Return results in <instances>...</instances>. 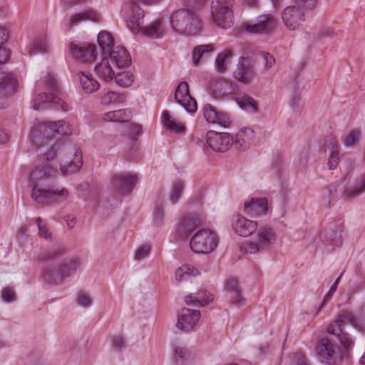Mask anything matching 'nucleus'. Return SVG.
Segmentation results:
<instances>
[{"instance_id":"obj_42","label":"nucleus","mask_w":365,"mask_h":365,"mask_svg":"<svg viewBox=\"0 0 365 365\" xmlns=\"http://www.w3.org/2000/svg\"><path fill=\"white\" fill-rule=\"evenodd\" d=\"M346 192L349 197H356L365 192V175L360 176Z\"/></svg>"},{"instance_id":"obj_61","label":"nucleus","mask_w":365,"mask_h":365,"mask_svg":"<svg viewBox=\"0 0 365 365\" xmlns=\"http://www.w3.org/2000/svg\"><path fill=\"white\" fill-rule=\"evenodd\" d=\"M336 33L334 32V29H332L330 27H324L322 28L318 33L319 38H325V37H333Z\"/></svg>"},{"instance_id":"obj_52","label":"nucleus","mask_w":365,"mask_h":365,"mask_svg":"<svg viewBox=\"0 0 365 365\" xmlns=\"http://www.w3.org/2000/svg\"><path fill=\"white\" fill-rule=\"evenodd\" d=\"M291 363L292 365H308V360L302 351H298L292 354Z\"/></svg>"},{"instance_id":"obj_59","label":"nucleus","mask_w":365,"mask_h":365,"mask_svg":"<svg viewBox=\"0 0 365 365\" xmlns=\"http://www.w3.org/2000/svg\"><path fill=\"white\" fill-rule=\"evenodd\" d=\"M175 354L181 359H187L190 356V353L185 347H176L175 349Z\"/></svg>"},{"instance_id":"obj_49","label":"nucleus","mask_w":365,"mask_h":365,"mask_svg":"<svg viewBox=\"0 0 365 365\" xmlns=\"http://www.w3.org/2000/svg\"><path fill=\"white\" fill-rule=\"evenodd\" d=\"M65 252L66 248L63 246H57L45 252L41 259L43 261L53 260L62 256Z\"/></svg>"},{"instance_id":"obj_57","label":"nucleus","mask_w":365,"mask_h":365,"mask_svg":"<svg viewBox=\"0 0 365 365\" xmlns=\"http://www.w3.org/2000/svg\"><path fill=\"white\" fill-rule=\"evenodd\" d=\"M1 297L6 302H13L15 300L14 291L9 287H6L1 291Z\"/></svg>"},{"instance_id":"obj_29","label":"nucleus","mask_w":365,"mask_h":365,"mask_svg":"<svg viewBox=\"0 0 365 365\" xmlns=\"http://www.w3.org/2000/svg\"><path fill=\"white\" fill-rule=\"evenodd\" d=\"M254 138L255 133L252 129L243 128L237 133L234 143L237 148L245 150L249 148Z\"/></svg>"},{"instance_id":"obj_11","label":"nucleus","mask_w":365,"mask_h":365,"mask_svg":"<svg viewBox=\"0 0 365 365\" xmlns=\"http://www.w3.org/2000/svg\"><path fill=\"white\" fill-rule=\"evenodd\" d=\"M281 16L284 26L291 31L299 29L305 21L304 10L297 5L285 7Z\"/></svg>"},{"instance_id":"obj_28","label":"nucleus","mask_w":365,"mask_h":365,"mask_svg":"<svg viewBox=\"0 0 365 365\" xmlns=\"http://www.w3.org/2000/svg\"><path fill=\"white\" fill-rule=\"evenodd\" d=\"M256 240L264 250L275 242L276 234L271 227H262L257 230Z\"/></svg>"},{"instance_id":"obj_22","label":"nucleus","mask_w":365,"mask_h":365,"mask_svg":"<svg viewBox=\"0 0 365 365\" xmlns=\"http://www.w3.org/2000/svg\"><path fill=\"white\" fill-rule=\"evenodd\" d=\"M66 274L60 265L57 267L46 265L42 273L43 280L50 284H61L67 277Z\"/></svg>"},{"instance_id":"obj_30","label":"nucleus","mask_w":365,"mask_h":365,"mask_svg":"<svg viewBox=\"0 0 365 365\" xmlns=\"http://www.w3.org/2000/svg\"><path fill=\"white\" fill-rule=\"evenodd\" d=\"M143 34L153 38H161L165 34L163 21L158 19L143 29Z\"/></svg>"},{"instance_id":"obj_34","label":"nucleus","mask_w":365,"mask_h":365,"mask_svg":"<svg viewBox=\"0 0 365 365\" xmlns=\"http://www.w3.org/2000/svg\"><path fill=\"white\" fill-rule=\"evenodd\" d=\"M86 20L98 21L99 20V15L96 11L92 10L76 14L70 18L68 21V26L71 28L73 26L77 25L81 21Z\"/></svg>"},{"instance_id":"obj_64","label":"nucleus","mask_w":365,"mask_h":365,"mask_svg":"<svg viewBox=\"0 0 365 365\" xmlns=\"http://www.w3.org/2000/svg\"><path fill=\"white\" fill-rule=\"evenodd\" d=\"M10 138V134L4 129H0V144L6 143Z\"/></svg>"},{"instance_id":"obj_10","label":"nucleus","mask_w":365,"mask_h":365,"mask_svg":"<svg viewBox=\"0 0 365 365\" xmlns=\"http://www.w3.org/2000/svg\"><path fill=\"white\" fill-rule=\"evenodd\" d=\"M277 19L272 14H262L245 24V30L253 34H270L275 29Z\"/></svg>"},{"instance_id":"obj_54","label":"nucleus","mask_w":365,"mask_h":365,"mask_svg":"<svg viewBox=\"0 0 365 365\" xmlns=\"http://www.w3.org/2000/svg\"><path fill=\"white\" fill-rule=\"evenodd\" d=\"M339 161V150H331L329 159L328 165L330 170L335 169Z\"/></svg>"},{"instance_id":"obj_45","label":"nucleus","mask_w":365,"mask_h":365,"mask_svg":"<svg viewBox=\"0 0 365 365\" xmlns=\"http://www.w3.org/2000/svg\"><path fill=\"white\" fill-rule=\"evenodd\" d=\"M48 51V44L46 38H36L30 46L29 54L46 53Z\"/></svg>"},{"instance_id":"obj_17","label":"nucleus","mask_w":365,"mask_h":365,"mask_svg":"<svg viewBox=\"0 0 365 365\" xmlns=\"http://www.w3.org/2000/svg\"><path fill=\"white\" fill-rule=\"evenodd\" d=\"M234 232L241 237H248L253 234L258 227L256 221L248 220L240 214L234 215L231 220Z\"/></svg>"},{"instance_id":"obj_44","label":"nucleus","mask_w":365,"mask_h":365,"mask_svg":"<svg viewBox=\"0 0 365 365\" xmlns=\"http://www.w3.org/2000/svg\"><path fill=\"white\" fill-rule=\"evenodd\" d=\"M113 79L119 86L128 87L134 81V76L129 72H118L117 71Z\"/></svg>"},{"instance_id":"obj_38","label":"nucleus","mask_w":365,"mask_h":365,"mask_svg":"<svg viewBox=\"0 0 365 365\" xmlns=\"http://www.w3.org/2000/svg\"><path fill=\"white\" fill-rule=\"evenodd\" d=\"M236 101L242 109L247 111L257 112V105L255 101L250 96L243 94L236 98Z\"/></svg>"},{"instance_id":"obj_53","label":"nucleus","mask_w":365,"mask_h":365,"mask_svg":"<svg viewBox=\"0 0 365 365\" xmlns=\"http://www.w3.org/2000/svg\"><path fill=\"white\" fill-rule=\"evenodd\" d=\"M93 300L92 298L85 294L83 292H80L78 293L76 297V303L78 306L83 307H89L92 304Z\"/></svg>"},{"instance_id":"obj_23","label":"nucleus","mask_w":365,"mask_h":365,"mask_svg":"<svg viewBox=\"0 0 365 365\" xmlns=\"http://www.w3.org/2000/svg\"><path fill=\"white\" fill-rule=\"evenodd\" d=\"M349 189V187L344 189L341 183H332L322 191L324 201L330 206L332 202L342 197L344 195L349 197L346 192Z\"/></svg>"},{"instance_id":"obj_18","label":"nucleus","mask_w":365,"mask_h":365,"mask_svg":"<svg viewBox=\"0 0 365 365\" xmlns=\"http://www.w3.org/2000/svg\"><path fill=\"white\" fill-rule=\"evenodd\" d=\"M175 99L187 112L193 113L196 111L197 102L190 95L189 86L186 82H181L178 85L175 92Z\"/></svg>"},{"instance_id":"obj_36","label":"nucleus","mask_w":365,"mask_h":365,"mask_svg":"<svg viewBox=\"0 0 365 365\" xmlns=\"http://www.w3.org/2000/svg\"><path fill=\"white\" fill-rule=\"evenodd\" d=\"M126 96L123 93L108 91L103 94L101 98V103L103 106L121 103L125 101Z\"/></svg>"},{"instance_id":"obj_60","label":"nucleus","mask_w":365,"mask_h":365,"mask_svg":"<svg viewBox=\"0 0 365 365\" xmlns=\"http://www.w3.org/2000/svg\"><path fill=\"white\" fill-rule=\"evenodd\" d=\"M88 0H61L63 7L70 9L72 6L84 4Z\"/></svg>"},{"instance_id":"obj_5","label":"nucleus","mask_w":365,"mask_h":365,"mask_svg":"<svg viewBox=\"0 0 365 365\" xmlns=\"http://www.w3.org/2000/svg\"><path fill=\"white\" fill-rule=\"evenodd\" d=\"M172 30L180 35L196 36L202 31L201 21L197 14L188 9H180L173 11L169 19Z\"/></svg>"},{"instance_id":"obj_20","label":"nucleus","mask_w":365,"mask_h":365,"mask_svg":"<svg viewBox=\"0 0 365 365\" xmlns=\"http://www.w3.org/2000/svg\"><path fill=\"white\" fill-rule=\"evenodd\" d=\"M200 225V220L196 215H187L178 223L177 233L181 237L187 238Z\"/></svg>"},{"instance_id":"obj_24","label":"nucleus","mask_w":365,"mask_h":365,"mask_svg":"<svg viewBox=\"0 0 365 365\" xmlns=\"http://www.w3.org/2000/svg\"><path fill=\"white\" fill-rule=\"evenodd\" d=\"M267 200L266 198L252 199L244 204V212L250 217H258L266 213Z\"/></svg>"},{"instance_id":"obj_3","label":"nucleus","mask_w":365,"mask_h":365,"mask_svg":"<svg viewBox=\"0 0 365 365\" xmlns=\"http://www.w3.org/2000/svg\"><path fill=\"white\" fill-rule=\"evenodd\" d=\"M336 336L343 349H340L326 336L322 338L317 344V354L322 363L336 365L349 362L350 350L354 345V341L348 333L339 334Z\"/></svg>"},{"instance_id":"obj_62","label":"nucleus","mask_w":365,"mask_h":365,"mask_svg":"<svg viewBox=\"0 0 365 365\" xmlns=\"http://www.w3.org/2000/svg\"><path fill=\"white\" fill-rule=\"evenodd\" d=\"M289 105L293 109H298L300 107V97L297 94L294 95L290 99Z\"/></svg>"},{"instance_id":"obj_16","label":"nucleus","mask_w":365,"mask_h":365,"mask_svg":"<svg viewBox=\"0 0 365 365\" xmlns=\"http://www.w3.org/2000/svg\"><path fill=\"white\" fill-rule=\"evenodd\" d=\"M233 75L237 81L249 83L255 76V63L252 59L250 57H241Z\"/></svg>"},{"instance_id":"obj_31","label":"nucleus","mask_w":365,"mask_h":365,"mask_svg":"<svg viewBox=\"0 0 365 365\" xmlns=\"http://www.w3.org/2000/svg\"><path fill=\"white\" fill-rule=\"evenodd\" d=\"M130 118V112L125 109L107 112L103 117L104 121L116 123H127Z\"/></svg>"},{"instance_id":"obj_25","label":"nucleus","mask_w":365,"mask_h":365,"mask_svg":"<svg viewBox=\"0 0 365 365\" xmlns=\"http://www.w3.org/2000/svg\"><path fill=\"white\" fill-rule=\"evenodd\" d=\"M17 88V81L13 74H7L0 78V104L1 101L12 96Z\"/></svg>"},{"instance_id":"obj_47","label":"nucleus","mask_w":365,"mask_h":365,"mask_svg":"<svg viewBox=\"0 0 365 365\" xmlns=\"http://www.w3.org/2000/svg\"><path fill=\"white\" fill-rule=\"evenodd\" d=\"M80 259L77 257L64 261L60 264L62 269L66 272V277H69L72 273L75 272L77 268L80 266Z\"/></svg>"},{"instance_id":"obj_12","label":"nucleus","mask_w":365,"mask_h":365,"mask_svg":"<svg viewBox=\"0 0 365 365\" xmlns=\"http://www.w3.org/2000/svg\"><path fill=\"white\" fill-rule=\"evenodd\" d=\"M207 143L214 151L224 153L234 144V139L227 133L210 130L207 133Z\"/></svg>"},{"instance_id":"obj_26","label":"nucleus","mask_w":365,"mask_h":365,"mask_svg":"<svg viewBox=\"0 0 365 365\" xmlns=\"http://www.w3.org/2000/svg\"><path fill=\"white\" fill-rule=\"evenodd\" d=\"M225 290L229 294L232 304L241 306L244 304L245 299L241 294V289L236 279H229L225 282Z\"/></svg>"},{"instance_id":"obj_48","label":"nucleus","mask_w":365,"mask_h":365,"mask_svg":"<svg viewBox=\"0 0 365 365\" xmlns=\"http://www.w3.org/2000/svg\"><path fill=\"white\" fill-rule=\"evenodd\" d=\"M36 224L38 229V236L46 240H51L52 239V233L49 230L46 222L38 217L36 219Z\"/></svg>"},{"instance_id":"obj_43","label":"nucleus","mask_w":365,"mask_h":365,"mask_svg":"<svg viewBox=\"0 0 365 365\" xmlns=\"http://www.w3.org/2000/svg\"><path fill=\"white\" fill-rule=\"evenodd\" d=\"M6 39L7 32L6 29L0 27V64L6 63L10 58V51L3 47Z\"/></svg>"},{"instance_id":"obj_39","label":"nucleus","mask_w":365,"mask_h":365,"mask_svg":"<svg viewBox=\"0 0 365 365\" xmlns=\"http://www.w3.org/2000/svg\"><path fill=\"white\" fill-rule=\"evenodd\" d=\"M97 41L98 46L103 52H110V48L113 45V38L111 35L105 31H101L98 36Z\"/></svg>"},{"instance_id":"obj_56","label":"nucleus","mask_w":365,"mask_h":365,"mask_svg":"<svg viewBox=\"0 0 365 365\" xmlns=\"http://www.w3.org/2000/svg\"><path fill=\"white\" fill-rule=\"evenodd\" d=\"M259 56L263 59L264 62V68L266 71L269 70L275 63V59L272 55L269 53L262 52L259 53Z\"/></svg>"},{"instance_id":"obj_58","label":"nucleus","mask_w":365,"mask_h":365,"mask_svg":"<svg viewBox=\"0 0 365 365\" xmlns=\"http://www.w3.org/2000/svg\"><path fill=\"white\" fill-rule=\"evenodd\" d=\"M180 267L186 268V270H185V276L186 277L187 279L191 277L197 276L200 274L198 269L192 265L183 264Z\"/></svg>"},{"instance_id":"obj_35","label":"nucleus","mask_w":365,"mask_h":365,"mask_svg":"<svg viewBox=\"0 0 365 365\" xmlns=\"http://www.w3.org/2000/svg\"><path fill=\"white\" fill-rule=\"evenodd\" d=\"M162 123L165 128L177 133H183L185 130V127L174 119L167 111L163 113Z\"/></svg>"},{"instance_id":"obj_9","label":"nucleus","mask_w":365,"mask_h":365,"mask_svg":"<svg viewBox=\"0 0 365 365\" xmlns=\"http://www.w3.org/2000/svg\"><path fill=\"white\" fill-rule=\"evenodd\" d=\"M233 0H213L211 12L215 23L222 29L230 28L233 24Z\"/></svg>"},{"instance_id":"obj_4","label":"nucleus","mask_w":365,"mask_h":365,"mask_svg":"<svg viewBox=\"0 0 365 365\" xmlns=\"http://www.w3.org/2000/svg\"><path fill=\"white\" fill-rule=\"evenodd\" d=\"M131 61L128 52L123 46L114 48L108 56L103 57L95 66L96 76L102 81L109 82L114 78L118 70L128 66Z\"/></svg>"},{"instance_id":"obj_2","label":"nucleus","mask_w":365,"mask_h":365,"mask_svg":"<svg viewBox=\"0 0 365 365\" xmlns=\"http://www.w3.org/2000/svg\"><path fill=\"white\" fill-rule=\"evenodd\" d=\"M41 159L49 161L59 152L61 157L60 170L63 175L77 173L83 165L81 151L68 145H56L52 140L43 142L36 148Z\"/></svg>"},{"instance_id":"obj_27","label":"nucleus","mask_w":365,"mask_h":365,"mask_svg":"<svg viewBox=\"0 0 365 365\" xmlns=\"http://www.w3.org/2000/svg\"><path fill=\"white\" fill-rule=\"evenodd\" d=\"M214 299V296L206 290H200L195 294L185 297V302L187 305L206 306Z\"/></svg>"},{"instance_id":"obj_21","label":"nucleus","mask_w":365,"mask_h":365,"mask_svg":"<svg viewBox=\"0 0 365 365\" xmlns=\"http://www.w3.org/2000/svg\"><path fill=\"white\" fill-rule=\"evenodd\" d=\"M203 115L209 123L217 124L223 128H228L231 125V120L227 114L219 113L210 104L204 106Z\"/></svg>"},{"instance_id":"obj_15","label":"nucleus","mask_w":365,"mask_h":365,"mask_svg":"<svg viewBox=\"0 0 365 365\" xmlns=\"http://www.w3.org/2000/svg\"><path fill=\"white\" fill-rule=\"evenodd\" d=\"M200 317V311L184 307L178 314L176 327L182 331L189 332L195 329Z\"/></svg>"},{"instance_id":"obj_33","label":"nucleus","mask_w":365,"mask_h":365,"mask_svg":"<svg viewBox=\"0 0 365 365\" xmlns=\"http://www.w3.org/2000/svg\"><path fill=\"white\" fill-rule=\"evenodd\" d=\"M80 82L83 90L86 93H91L100 88V83L95 80L90 73L81 72Z\"/></svg>"},{"instance_id":"obj_19","label":"nucleus","mask_w":365,"mask_h":365,"mask_svg":"<svg viewBox=\"0 0 365 365\" xmlns=\"http://www.w3.org/2000/svg\"><path fill=\"white\" fill-rule=\"evenodd\" d=\"M345 324H349L354 328L359 327V323L354 315L349 311H341L334 324L328 326L327 331L330 334L339 335L346 333L344 331Z\"/></svg>"},{"instance_id":"obj_13","label":"nucleus","mask_w":365,"mask_h":365,"mask_svg":"<svg viewBox=\"0 0 365 365\" xmlns=\"http://www.w3.org/2000/svg\"><path fill=\"white\" fill-rule=\"evenodd\" d=\"M138 176L130 173H123L113 175L111 185L114 190L122 195H127L131 192L135 187Z\"/></svg>"},{"instance_id":"obj_46","label":"nucleus","mask_w":365,"mask_h":365,"mask_svg":"<svg viewBox=\"0 0 365 365\" xmlns=\"http://www.w3.org/2000/svg\"><path fill=\"white\" fill-rule=\"evenodd\" d=\"M163 199L159 196L155 201V210L153 214V220L155 225H161L164 217V210L163 207Z\"/></svg>"},{"instance_id":"obj_41","label":"nucleus","mask_w":365,"mask_h":365,"mask_svg":"<svg viewBox=\"0 0 365 365\" xmlns=\"http://www.w3.org/2000/svg\"><path fill=\"white\" fill-rule=\"evenodd\" d=\"M361 132L358 129H353L343 138V143L346 148H354L359 144Z\"/></svg>"},{"instance_id":"obj_51","label":"nucleus","mask_w":365,"mask_h":365,"mask_svg":"<svg viewBox=\"0 0 365 365\" xmlns=\"http://www.w3.org/2000/svg\"><path fill=\"white\" fill-rule=\"evenodd\" d=\"M126 340L121 335L112 336L110 339V346L113 350L120 351L126 346Z\"/></svg>"},{"instance_id":"obj_8","label":"nucleus","mask_w":365,"mask_h":365,"mask_svg":"<svg viewBox=\"0 0 365 365\" xmlns=\"http://www.w3.org/2000/svg\"><path fill=\"white\" fill-rule=\"evenodd\" d=\"M219 244L217 233L207 229H202L196 232L190 239L191 250L198 254H208L214 251Z\"/></svg>"},{"instance_id":"obj_32","label":"nucleus","mask_w":365,"mask_h":365,"mask_svg":"<svg viewBox=\"0 0 365 365\" xmlns=\"http://www.w3.org/2000/svg\"><path fill=\"white\" fill-rule=\"evenodd\" d=\"M233 53L230 49H225L220 52L215 59V69L220 73H225L229 64L231 63Z\"/></svg>"},{"instance_id":"obj_6","label":"nucleus","mask_w":365,"mask_h":365,"mask_svg":"<svg viewBox=\"0 0 365 365\" xmlns=\"http://www.w3.org/2000/svg\"><path fill=\"white\" fill-rule=\"evenodd\" d=\"M72 133V129L70 125L64 120H58L55 122L38 121L36 120L30 131V137L35 140V143H38L36 148L43 142H46L48 140H52L53 143H56L53 139L49 137L51 134L58 133L60 135H70Z\"/></svg>"},{"instance_id":"obj_40","label":"nucleus","mask_w":365,"mask_h":365,"mask_svg":"<svg viewBox=\"0 0 365 365\" xmlns=\"http://www.w3.org/2000/svg\"><path fill=\"white\" fill-rule=\"evenodd\" d=\"M184 189V183L180 180L173 182L169 195V200L172 204H175L181 197Z\"/></svg>"},{"instance_id":"obj_7","label":"nucleus","mask_w":365,"mask_h":365,"mask_svg":"<svg viewBox=\"0 0 365 365\" xmlns=\"http://www.w3.org/2000/svg\"><path fill=\"white\" fill-rule=\"evenodd\" d=\"M58 90L55 76L48 73L43 79L36 83V91L40 93L33 100V108L39 110L43 109L47 103L56 102V93Z\"/></svg>"},{"instance_id":"obj_37","label":"nucleus","mask_w":365,"mask_h":365,"mask_svg":"<svg viewBox=\"0 0 365 365\" xmlns=\"http://www.w3.org/2000/svg\"><path fill=\"white\" fill-rule=\"evenodd\" d=\"M213 51L212 44L200 45L195 46L192 51V61L197 66L200 59Z\"/></svg>"},{"instance_id":"obj_14","label":"nucleus","mask_w":365,"mask_h":365,"mask_svg":"<svg viewBox=\"0 0 365 365\" xmlns=\"http://www.w3.org/2000/svg\"><path fill=\"white\" fill-rule=\"evenodd\" d=\"M69 48L71 56L81 62L93 61L97 55L96 46L92 43H71Z\"/></svg>"},{"instance_id":"obj_1","label":"nucleus","mask_w":365,"mask_h":365,"mask_svg":"<svg viewBox=\"0 0 365 365\" xmlns=\"http://www.w3.org/2000/svg\"><path fill=\"white\" fill-rule=\"evenodd\" d=\"M53 168L48 164L36 166L29 173V180L34 182L31 196L38 204L50 206L61 204L69 197L68 189L61 186H45L38 180L52 175Z\"/></svg>"},{"instance_id":"obj_63","label":"nucleus","mask_w":365,"mask_h":365,"mask_svg":"<svg viewBox=\"0 0 365 365\" xmlns=\"http://www.w3.org/2000/svg\"><path fill=\"white\" fill-rule=\"evenodd\" d=\"M185 269L186 268L179 267L175 271V279L177 282H182V280L187 279L186 277L185 276V270H186Z\"/></svg>"},{"instance_id":"obj_50","label":"nucleus","mask_w":365,"mask_h":365,"mask_svg":"<svg viewBox=\"0 0 365 365\" xmlns=\"http://www.w3.org/2000/svg\"><path fill=\"white\" fill-rule=\"evenodd\" d=\"M263 250L264 248L261 247V245L256 240L255 241L247 240L245 242L241 247V250L250 254H255Z\"/></svg>"},{"instance_id":"obj_55","label":"nucleus","mask_w":365,"mask_h":365,"mask_svg":"<svg viewBox=\"0 0 365 365\" xmlns=\"http://www.w3.org/2000/svg\"><path fill=\"white\" fill-rule=\"evenodd\" d=\"M151 247L149 245H142L137 249L135 254V259L136 260H141L150 254Z\"/></svg>"}]
</instances>
